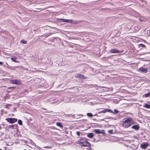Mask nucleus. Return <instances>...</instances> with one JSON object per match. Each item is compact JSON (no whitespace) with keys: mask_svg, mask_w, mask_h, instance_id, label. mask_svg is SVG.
I'll return each instance as SVG.
<instances>
[{"mask_svg":"<svg viewBox=\"0 0 150 150\" xmlns=\"http://www.w3.org/2000/svg\"><path fill=\"white\" fill-rule=\"evenodd\" d=\"M122 125L125 128H128L134 123V121L131 117L126 118L122 120Z\"/></svg>","mask_w":150,"mask_h":150,"instance_id":"f257e3e1","label":"nucleus"},{"mask_svg":"<svg viewBox=\"0 0 150 150\" xmlns=\"http://www.w3.org/2000/svg\"><path fill=\"white\" fill-rule=\"evenodd\" d=\"M79 144L81 146L87 147L90 149L91 148V145L86 140L82 141V140L79 141Z\"/></svg>","mask_w":150,"mask_h":150,"instance_id":"f03ea898","label":"nucleus"},{"mask_svg":"<svg viewBox=\"0 0 150 150\" xmlns=\"http://www.w3.org/2000/svg\"><path fill=\"white\" fill-rule=\"evenodd\" d=\"M6 120L7 121L10 123H13L17 121V119L15 118H7L6 119Z\"/></svg>","mask_w":150,"mask_h":150,"instance_id":"7ed1b4c3","label":"nucleus"},{"mask_svg":"<svg viewBox=\"0 0 150 150\" xmlns=\"http://www.w3.org/2000/svg\"><path fill=\"white\" fill-rule=\"evenodd\" d=\"M10 82L11 83L13 84L17 85H21V82L19 80L17 79H15L14 80H11L10 81Z\"/></svg>","mask_w":150,"mask_h":150,"instance_id":"20e7f679","label":"nucleus"},{"mask_svg":"<svg viewBox=\"0 0 150 150\" xmlns=\"http://www.w3.org/2000/svg\"><path fill=\"white\" fill-rule=\"evenodd\" d=\"M123 52V50L120 51L119 50L115 48L111 49L110 50V52L111 53H122Z\"/></svg>","mask_w":150,"mask_h":150,"instance_id":"39448f33","label":"nucleus"},{"mask_svg":"<svg viewBox=\"0 0 150 150\" xmlns=\"http://www.w3.org/2000/svg\"><path fill=\"white\" fill-rule=\"evenodd\" d=\"M139 71L144 73H146L148 71V69L147 68L142 67L139 69Z\"/></svg>","mask_w":150,"mask_h":150,"instance_id":"423d86ee","label":"nucleus"},{"mask_svg":"<svg viewBox=\"0 0 150 150\" xmlns=\"http://www.w3.org/2000/svg\"><path fill=\"white\" fill-rule=\"evenodd\" d=\"M148 146L147 143H144L141 145V147L142 148L145 149Z\"/></svg>","mask_w":150,"mask_h":150,"instance_id":"0eeeda50","label":"nucleus"},{"mask_svg":"<svg viewBox=\"0 0 150 150\" xmlns=\"http://www.w3.org/2000/svg\"><path fill=\"white\" fill-rule=\"evenodd\" d=\"M59 21H62L63 22H66L69 23H72V20L70 19H59Z\"/></svg>","mask_w":150,"mask_h":150,"instance_id":"6e6552de","label":"nucleus"},{"mask_svg":"<svg viewBox=\"0 0 150 150\" xmlns=\"http://www.w3.org/2000/svg\"><path fill=\"white\" fill-rule=\"evenodd\" d=\"M132 129H134L136 130H138L139 129L140 127L138 125H135L131 127Z\"/></svg>","mask_w":150,"mask_h":150,"instance_id":"1a4fd4ad","label":"nucleus"},{"mask_svg":"<svg viewBox=\"0 0 150 150\" xmlns=\"http://www.w3.org/2000/svg\"><path fill=\"white\" fill-rule=\"evenodd\" d=\"M77 77L83 79H86L87 78L86 77L84 76L83 75L80 74L77 75Z\"/></svg>","mask_w":150,"mask_h":150,"instance_id":"9d476101","label":"nucleus"},{"mask_svg":"<svg viewBox=\"0 0 150 150\" xmlns=\"http://www.w3.org/2000/svg\"><path fill=\"white\" fill-rule=\"evenodd\" d=\"M17 59V57L16 56H13L11 58V59L13 62H17L18 61H16V59Z\"/></svg>","mask_w":150,"mask_h":150,"instance_id":"9b49d317","label":"nucleus"},{"mask_svg":"<svg viewBox=\"0 0 150 150\" xmlns=\"http://www.w3.org/2000/svg\"><path fill=\"white\" fill-rule=\"evenodd\" d=\"M94 136V135L93 133H88L87 134V137L90 138H92Z\"/></svg>","mask_w":150,"mask_h":150,"instance_id":"f8f14e48","label":"nucleus"},{"mask_svg":"<svg viewBox=\"0 0 150 150\" xmlns=\"http://www.w3.org/2000/svg\"><path fill=\"white\" fill-rule=\"evenodd\" d=\"M94 132L97 134H100L102 133V132L100 131V130L98 129H95L94 131Z\"/></svg>","mask_w":150,"mask_h":150,"instance_id":"ddd939ff","label":"nucleus"},{"mask_svg":"<svg viewBox=\"0 0 150 150\" xmlns=\"http://www.w3.org/2000/svg\"><path fill=\"white\" fill-rule=\"evenodd\" d=\"M56 125L57 126H59V127H60L61 128H62L63 127V126L62 125L61 123H60V122H57L56 123Z\"/></svg>","mask_w":150,"mask_h":150,"instance_id":"4468645a","label":"nucleus"},{"mask_svg":"<svg viewBox=\"0 0 150 150\" xmlns=\"http://www.w3.org/2000/svg\"><path fill=\"white\" fill-rule=\"evenodd\" d=\"M144 96L146 98L150 97V91L147 93L144 94Z\"/></svg>","mask_w":150,"mask_h":150,"instance_id":"2eb2a0df","label":"nucleus"},{"mask_svg":"<svg viewBox=\"0 0 150 150\" xmlns=\"http://www.w3.org/2000/svg\"><path fill=\"white\" fill-rule=\"evenodd\" d=\"M144 107L145 108H150V105L147 104H145Z\"/></svg>","mask_w":150,"mask_h":150,"instance_id":"dca6fc26","label":"nucleus"},{"mask_svg":"<svg viewBox=\"0 0 150 150\" xmlns=\"http://www.w3.org/2000/svg\"><path fill=\"white\" fill-rule=\"evenodd\" d=\"M87 116L90 117H92L93 115L91 113H88L86 114Z\"/></svg>","mask_w":150,"mask_h":150,"instance_id":"f3484780","label":"nucleus"},{"mask_svg":"<svg viewBox=\"0 0 150 150\" xmlns=\"http://www.w3.org/2000/svg\"><path fill=\"white\" fill-rule=\"evenodd\" d=\"M15 126V125H9L7 127L8 128H12L13 129L14 128V127Z\"/></svg>","mask_w":150,"mask_h":150,"instance_id":"a211bd4d","label":"nucleus"},{"mask_svg":"<svg viewBox=\"0 0 150 150\" xmlns=\"http://www.w3.org/2000/svg\"><path fill=\"white\" fill-rule=\"evenodd\" d=\"M21 42L23 44H26L27 42V41L26 40H25L24 39H23L21 40Z\"/></svg>","mask_w":150,"mask_h":150,"instance_id":"6ab92c4d","label":"nucleus"},{"mask_svg":"<svg viewBox=\"0 0 150 150\" xmlns=\"http://www.w3.org/2000/svg\"><path fill=\"white\" fill-rule=\"evenodd\" d=\"M18 122L20 125H22V121L20 120H18Z\"/></svg>","mask_w":150,"mask_h":150,"instance_id":"aec40b11","label":"nucleus"},{"mask_svg":"<svg viewBox=\"0 0 150 150\" xmlns=\"http://www.w3.org/2000/svg\"><path fill=\"white\" fill-rule=\"evenodd\" d=\"M139 47H146L145 45L142 44H139Z\"/></svg>","mask_w":150,"mask_h":150,"instance_id":"412c9836","label":"nucleus"},{"mask_svg":"<svg viewBox=\"0 0 150 150\" xmlns=\"http://www.w3.org/2000/svg\"><path fill=\"white\" fill-rule=\"evenodd\" d=\"M44 148L51 149L52 148L51 146H45L43 147Z\"/></svg>","mask_w":150,"mask_h":150,"instance_id":"4be33fe9","label":"nucleus"},{"mask_svg":"<svg viewBox=\"0 0 150 150\" xmlns=\"http://www.w3.org/2000/svg\"><path fill=\"white\" fill-rule=\"evenodd\" d=\"M107 109H105L100 112L101 113H105L107 112Z\"/></svg>","mask_w":150,"mask_h":150,"instance_id":"5701e85b","label":"nucleus"},{"mask_svg":"<svg viewBox=\"0 0 150 150\" xmlns=\"http://www.w3.org/2000/svg\"><path fill=\"white\" fill-rule=\"evenodd\" d=\"M32 148L30 147L29 146H28V147L27 148V149H25V150H31L30 149H31Z\"/></svg>","mask_w":150,"mask_h":150,"instance_id":"b1692460","label":"nucleus"},{"mask_svg":"<svg viewBox=\"0 0 150 150\" xmlns=\"http://www.w3.org/2000/svg\"><path fill=\"white\" fill-rule=\"evenodd\" d=\"M113 130H110L108 131V132L109 133L112 134L113 133Z\"/></svg>","mask_w":150,"mask_h":150,"instance_id":"393cba45","label":"nucleus"},{"mask_svg":"<svg viewBox=\"0 0 150 150\" xmlns=\"http://www.w3.org/2000/svg\"><path fill=\"white\" fill-rule=\"evenodd\" d=\"M15 88V87H8L7 89H11L12 88Z\"/></svg>","mask_w":150,"mask_h":150,"instance_id":"a878e982","label":"nucleus"},{"mask_svg":"<svg viewBox=\"0 0 150 150\" xmlns=\"http://www.w3.org/2000/svg\"><path fill=\"white\" fill-rule=\"evenodd\" d=\"M107 112H112L111 110L110 109H107Z\"/></svg>","mask_w":150,"mask_h":150,"instance_id":"bb28decb","label":"nucleus"},{"mask_svg":"<svg viewBox=\"0 0 150 150\" xmlns=\"http://www.w3.org/2000/svg\"><path fill=\"white\" fill-rule=\"evenodd\" d=\"M76 134L78 136H79L80 135V132H76Z\"/></svg>","mask_w":150,"mask_h":150,"instance_id":"cd10ccee","label":"nucleus"},{"mask_svg":"<svg viewBox=\"0 0 150 150\" xmlns=\"http://www.w3.org/2000/svg\"><path fill=\"white\" fill-rule=\"evenodd\" d=\"M114 111L116 113H117L118 112V111L116 110H114Z\"/></svg>","mask_w":150,"mask_h":150,"instance_id":"c85d7f7f","label":"nucleus"},{"mask_svg":"<svg viewBox=\"0 0 150 150\" xmlns=\"http://www.w3.org/2000/svg\"><path fill=\"white\" fill-rule=\"evenodd\" d=\"M3 64V62H0V65H2Z\"/></svg>","mask_w":150,"mask_h":150,"instance_id":"c756f323","label":"nucleus"},{"mask_svg":"<svg viewBox=\"0 0 150 150\" xmlns=\"http://www.w3.org/2000/svg\"><path fill=\"white\" fill-rule=\"evenodd\" d=\"M139 21L141 22L144 21L143 20H142V19H139Z\"/></svg>","mask_w":150,"mask_h":150,"instance_id":"7c9ffc66","label":"nucleus"},{"mask_svg":"<svg viewBox=\"0 0 150 150\" xmlns=\"http://www.w3.org/2000/svg\"><path fill=\"white\" fill-rule=\"evenodd\" d=\"M0 1H1V0H0Z\"/></svg>","mask_w":150,"mask_h":150,"instance_id":"2f4dec72","label":"nucleus"}]
</instances>
